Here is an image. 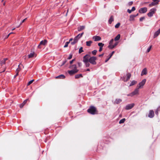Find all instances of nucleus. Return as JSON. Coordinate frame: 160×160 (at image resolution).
<instances>
[{
  "label": "nucleus",
  "mask_w": 160,
  "mask_h": 160,
  "mask_svg": "<svg viewBox=\"0 0 160 160\" xmlns=\"http://www.w3.org/2000/svg\"><path fill=\"white\" fill-rule=\"evenodd\" d=\"M87 112L89 113L92 115L98 113L96 108L93 106H90L89 108L88 109Z\"/></svg>",
  "instance_id": "f257e3e1"
},
{
  "label": "nucleus",
  "mask_w": 160,
  "mask_h": 160,
  "mask_svg": "<svg viewBox=\"0 0 160 160\" xmlns=\"http://www.w3.org/2000/svg\"><path fill=\"white\" fill-rule=\"evenodd\" d=\"M97 60V57L93 56L90 58L89 62L92 65H96L97 64V62L96 61Z\"/></svg>",
  "instance_id": "f03ea898"
},
{
  "label": "nucleus",
  "mask_w": 160,
  "mask_h": 160,
  "mask_svg": "<svg viewBox=\"0 0 160 160\" xmlns=\"http://www.w3.org/2000/svg\"><path fill=\"white\" fill-rule=\"evenodd\" d=\"M139 88L137 87V88L134 90V91L132 92V93H129L127 95L128 96L132 97L134 95H136L138 94Z\"/></svg>",
  "instance_id": "7ed1b4c3"
},
{
  "label": "nucleus",
  "mask_w": 160,
  "mask_h": 160,
  "mask_svg": "<svg viewBox=\"0 0 160 160\" xmlns=\"http://www.w3.org/2000/svg\"><path fill=\"white\" fill-rule=\"evenodd\" d=\"M156 10V8H152L151 9L150 12L148 13V15L149 17H152L153 15L155 13V11Z\"/></svg>",
  "instance_id": "20e7f679"
},
{
  "label": "nucleus",
  "mask_w": 160,
  "mask_h": 160,
  "mask_svg": "<svg viewBox=\"0 0 160 160\" xmlns=\"http://www.w3.org/2000/svg\"><path fill=\"white\" fill-rule=\"evenodd\" d=\"M146 79H143L142 82L139 83L137 85V87L138 88H142V87L145 83V82H146Z\"/></svg>",
  "instance_id": "39448f33"
},
{
  "label": "nucleus",
  "mask_w": 160,
  "mask_h": 160,
  "mask_svg": "<svg viewBox=\"0 0 160 160\" xmlns=\"http://www.w3.org/2000/svg\"><path fill=\"white\" fill-rule=\"evenodd\" d=\"M48 42L46 40H44L40 42L39 45L38 46V48H41V45H45Z\"/></svg>",
  "instance_id": "423d86ee"
},
{
  "label": "nucleus",
  "mask_w": 160,
  "mask_h": 160,
  "mask_svg": "<svg viewBox=\"0 0 160 160\" xmlns=\"http://www.w3.org/2000/svg\"><path fill=\"white\" fill-rule=\"evenodd\" d=\"M90 56L88 54H87L83 57V62H89V58Z\"/></svg>",
  "instance_id": "0eeeda50"
},
{
  "label": "nucleus",
  "mask_w": 160,
  "mask_h": 160,
  "mask_svg": "<svg viewBox=\"0 0 160 160\" xmlns=\"http://www.w3.org/2000/svg\"><path fill=\"white\" fill-rule=\"evenodd\" d=\"M147 8L146 7H144L141 8L139 10V12L141 13H145L147 12Z\"/></svg>",
  "instance_id": "6e6552de"
},
{
  "label": "nucleus",
  "mask_w": 160,
  "mask_h": 160,
  "mask_svg": "<svg viewBox=\"0 0 160 160\" xmlns=\"http://www.w3.org/2000/svg\"><path fill=\"white\" fill-rule=\"evenodd\" d=\"M78 70H71L68 71V72L70 75H72L78 72Z\"/></svg>",
  "instance_id": "1a4fd4ad"
},
{
  "label": "nucleus",
  "mask_w": 160,
  "mask_h": 160,
  "mask_svg": "<svg viewBox=\"0 0 160 160\" xmlns=\"http://www.w3.org/2000/svg\"><path fill=\"white\" fill-rule=\"evenodd\" d=\"M134 106V103H132L127 105L125 107L126 110H129L132 109Z\"/></svg>",
  "instance_id": "9d476101"
},
{
  "label": "nucleus",
  "mask_w": 160,
  "mask_h": 160,
  "mask_svg": "<svg viewBox=\"0 0 160 160\" xmlns=\"http://www.w3.org/2000/svg\"><path fill=\"white\" fill-rule=\"evenodd\" d=\"M92 39L94 40L95 41H99L101 40V38L99 36H95L92 37Z\"/></svg>",
  "instance_id": "9b49d317"
},
{
  "label": "nucleus",
  "mask_w": 160,
  "mask_h": 160,
  "mask_svg": "<svg viewBox=\"0 0 160 160\" xmlns=\"http://www.w3.org/2000/svg\"><path fill=\"white\" fill-rule=\"evenodd\" d=\"M154 114L153 110H150L149 111V113L148 115V117L150 118H152L154 116Z\"/></svg>",
  "instance_id": "f8f14e48"
},
{
  "label": "nucleus",
  "mask_w": 160,
  "mask_h": 160,
  "mask_svg": "<svg viewBox=\"0 0 160 160\" xmlns=\"http://www.w3.org/2000/svg\"><path fill=\"white\" fill-rule=\"evenodd\" d=\"M127 78L126 79L125 78H124L123 80L124 82H127L128 81L131 77V73H128L127 74Z\"/></svg>",
  "instance_id": "ddd939ff"
},
{
  "label": "nucleus",
  "mask_w": 160,
  "mask_h": 160,
  "mask_svg": "<svg viewBox=\"0 0 160 160\" xmlns=\"http://www.w3.org/2000/svg\"><path fill=\"white\" fill-rule=\"evenodd\" d=\"M160 34V28L156 32L154 35L153 38H155L157 37Z\"/></svg>",
  "instance_id": "4468645a"
},
{
  "label": "nucleus",
  "mask_w": 160,
  "mask_h": 160,
  "mask_svg": "<svg viewBox=\"0 0 160 160\" xmlns=\"http://www.w3.org/2000/svg\"><path fill=\"white\" fill-rule=\"evenodd\" d=\"M36 55L34 52L30 53V54L28 55L29 58H32L34 57H36Z\"/></svg>",
  "instance_id": "2eb2a0df"
},
{
  "label": "nucleus",
  "mask_w": 160,
  "mask_h": 160,
  "mask_svg": "<svg viewBox=\"0 0 160 160\" xmlns=\"http://www.w3.org/2000/svg\"><path fill=\"white\" fill-rule=\"evenodd\" d=\"M69 68L73 70H78L77 69V65L76 64L70 65L69 66Z\"/></svg>",
  "instance_id": "dca6fc26"
},
{
  "label": "nucleus",
  "mask_w": 160,
  "mask_h": 160,
  "mask_svg": "<svg viewBox=\"0 0 160 160\" xmlns=\"http://www.w3.org/2000/svg\"><path fill=\"white\" fill-rule=\"evenodd\" d=\"M28 99H26L20 105V108H22L23 106L25 105V104L26 103V102H27L28 101Z\"/></svg>",
  "instance_id": "f3484780"
},
{
  "label": "nucleus",
  "mask_w": 160,
  "mask_h": 160,
  "mask_svg": "<svg viewBox=\"0 0 160 160\" xmlns=\"http://www.w3.org/2000/svg\"><path fill=\"white\" fill-rule=\"evenodd\" d=\"M147 73V70L146 68H144L142 71L141 75L142 76L143 75H146Z\"/></svg>",
  "instance_id": "a211bd4d"
},
{
  "label": "nucleus",
  "mask_w": 160,
  "mask_h": 160,
  "mask_svg": "<svg viewBox=\"0 0 160 160\" xmlns=\"http://www.w3.org/2000/svg\"><path fill=\"white\" fill-rule=\"evenodd\" d=\"M85 28V26H80L78 28V31L79 32L81 31Z\"/></svg>",
  "instance_id": "6ab92c4d"
},
{
  "label": "nucleus",
  "mask_w": 160,
  "mask_h": 160,
  "mask_svg": "<svg viewBox=\"0 0 160 160\" xmlns=\"http://www.w3.org/2000/svg\"><path fill=\"white\" fill-rule=\"evenodd\" d=\"M118 42H116L113 45H109L108 46V48L111 49H112L114 48L115 47H116L117 44H118Z\"/></svg>",
  "instance_id": "aec40b11"
},
{
  "label": "nucleus",
  "mask_w": 160,
  "mask_h": 160,
  "mask_svg": "<svg viewBox=\"0 0 160 160\" xmlns=\"http://www.w3.org/2000/svg\"><path fill=\"white\" fill-rule=\"evenodd\" d=\"M158 4V2H155L153 1V2H152L151 3H150L149 4V6L150 7H151L153 6H154L156 5H157Z\"/></svg>",
  "instance_id": "412c9836"
},
{
  "label": "nucleus",
  "mask_w": 160,
  "mask_h": 160,
  "mask_svg": "<svg viewBox=\"0 0 160 160\" xmlns=\"http://www.w3.org/2000/svg\"><path fill=\"white\" fill-rule=\"evenodd\" d=\"M122 101V100L120 99H117L114 102L115 104H118Z\"/></svg>",
  "instance_id": "4be33fe9"
},
{
  "label": "nucleus",
  "mask_w": 160,
  "mask_h": 160,
  "mask_svg": "<svg viewBox=\"0 0 160 160\" xmlns=\"http://www.w3.org/2000/svg\"><path fill=\"white\" fill-rule=\"evenodd\" d=\"M56 78H60V79H63L65 78V76L64 75L62 74H61L58 76L56 77H55Z\"/></svg>",
  "instance_id": "5701e85b"
},
{
  "label": "nucleus",
  "mask_w": 160,
  "mask_h": 160,
  "mask_svg": "<svg viewBox=\"0 0 160 160\" xmlns=\"http://www.w3.org/2000/svg\"><path fill=\"white\" fill-rule=\"evenodd\" d=\"M114 20L113 16H112L110 17L109 21L108 22L109 24H111L112 21H113Z\"/></svg>",
  "instance_id": "b1692460"
},
{
  "label": "nucleus",
  "mask_w": 160,
  "mask_h": 160,
  "mask_svg": "<svg viewBox=\"0 0 160 160\" xmlns=\"http://www.w3.org/2000/svg\"><path fill=\"white\" fill-rule=\"evenodd\" d=\"M135 16L134 15H131L130 16L129 20L130 21H134Z\"/></svg>",
  "instance_id": "393cba45"
},
{
  "label": "nucleus",
  "mask_w": 160,
  "mask_h": 160,
  "mask_svg": "<svg viewBox=\"0 0 160 160\" xmlns=\"http://www.w3.org/2000/svg\"><path fill=\"white\" fill-rule=\"evenodd\" d=\"M92 43V41H87L86 42V45L88 46H90L91 45V44Z\"/></svg>",
  "instance_id": "a878e982"
},
{
  "label": "nucleus",
  "mask_w": 160,
  "mask_h": 160,
  "mask_svg": "<svg viewBox=\"0 0 160 160\" xmlns=\"http://www.w3.org/2000/svg\"><path fill=\"white\" fill-rule=\"evenodd\" d=\"M120 38V34H118L114 38V40L115 41H117Z\"/></svg>",
  "instance_id": "bb28decb"
},
{
  "label": "nucleus",
  "mask_w": 160,
  "mask_h": 160,
  "mask_svg": "<svg viewBox=\"0 0 160 160\" xmlns=\"http://www.w3.org/2000/svg\"><path fill=\"white\" fill-rule=\"evenodd\" d=\"M137 83V82L136 81H135V80L132 81V82L129 85V86H133L135 84H136Z\"/></svg>",
  "instance_id": "cd10ccee"
},
{
  "label": "nucleus",
  "mask_w": 160,
  "mask_h": 160,
  "mask_svg": "<svg viewBox=\"0 0 160 160\" xmlns=\"http://www.w3.org/2000/svg\"><path fill=\"white\" fill-rule=\"evenodd\" d=\"M82 74H77L75 76V78L78 79L80 77H82Z\"/></svg>",
  "instance_id": "c85d7f7f"
},
{
  "label": "nucleus",
  "mask_w": 160,
  "mask_h": 160,
  "mask_svg": "<svg viewBox=\"0 0 160 160\" xmlns=\"http://www.w3.org/2000/svg\"><path fill=\"white\" fill-rule=\"evenodd\" d=\"M84 34V32H82L81 33L78 34L77 36V37H78L79 39Z\"/></svg>",
  "instance_id": "c756f323"
},
{
  "label": "nucleus",
  "mask_w": 160,
  "mask_h": 160,
  "mask_svg": "<svg viewBox=\"0 0 160 160\" xmlns=\"http://www.w3.org/2000/svg\"><path fill=\"white\" fill-rule=\"evenodd\" d=\"M125 120L126 119L124 118L120 120L119 121V123L121 124L125 122Z\"/></svg>",
  "instance_id": "7c9ffc66"
},
{
  "label": "nucleus",
  "mask_w": 160,
  "mask_h": 160,
  "mask_svg": "<svg viewBox=\"0 0 160 160\" xmlns=\"http://www.w3.org/2000/svg\"><path fill=\"white\" fill-rule=\"evenodd\" d=\"M21 65H22V64H19V65H18V68L17 69V70H16V73H18L19 72L20 70V66Z\"/></svg>",
  "instance_id": "2f4dec72"
},
{
  "label": "nucleus",
  "mask_w": 160,
  "mask_h": 160,
  "mask_svg": "<svg viewBox=\"0 0 160 160\" xmlns=\"http://www.w3.org/2000/svg\"><path fill=\"white\" fill-rule=\"evenodd\" d=\"M85 64L86 67H89L90 65V64L89 63V62H84Z\"/></svg>",
  "instance_id": "473e14b6"
},
{
  "label": "nucleus",
  "mask_w": 160,
  "mask_h": 160,
  "mask_svg": "<svg viewBox=\"0 0 160 160\" xmlns=\"http://www.w3.org/2000/svg\"><path fill=\"white\" fill-rule=\"evenodd\" d=\"M83 48L82 47H81L79 49L78 53H81L82 52H83Z\"/></svg>",
  "instance_id": "72a5a7b5"
},
{
  "label": "nucleus",
  "mask_w": 160,
  "mask_h": 160,
  "mask_svg": "<svg viewBox=\"0 0 160 160\" xmlns=\"http://www.w3.org/2000/svg\"><path fill=\"white\" fill-rule=\"evenodd\" d=\"M34 81V79H32V80L28 82V83L27 85V86H29L31 84H32L33 82Z\"/></svg>",
  "instance_id": "f704fd0d"
},
{
  "label": "nucleus",
  "mask_w": 160,
  "mask_h": 160,
  "mask_svg": "<svg viewBox=\"0 0 160 160\" xmlns=\"http://www.w3.org/2000/svg\"><path fill=\"white\" fill-rule=\"evenodd\" d=\"M98 45L100 47H103L104 45V44L102 42H99L98 43Z\"/></svg>",
  "instance_id": "c9c22d12"
},
{
  "label": "nucleus",
  "mask_w": 160,
  "mask_h": 160,
  "mask_svg": "<svg viewBox=\"0 0 160 160\" xmlns=\"http://www.w3.org/2000/svg\"><path fill=\"white\" fill-rule=\"evenodd\" d=\"M97 52V50H94L92 52V53L93 55H96Z\"/></svg>",
  "instance_id": "e433bc0d"
},
{
  "label": "nucleus",
  "mask_w": 160,
  "mask_h": 160,
  "mask_svg": "<svg viewBox=\"0 0 160 160\" xmlns=\"http://www.w3.org/2000/svg\"><path fill=\"white\" fill-rule=\"evenodd\" d=\"M69 43V42H67L65 43V45L64 46V47L65 48H67L68 46V44Z\"/></svg>",
  "instance_id": "4c0bfd02"
},
{
  "label": "nucleus",
  "mask_w": 160,
  "mask_h": 160,
  "mask_svg": "<svg viewBox=\"0 0 160 160\" xmlns=\"http://www.w3.org/2000/svg\"><path fill=\"white\" fill-rule=\"evenodd\" d=\"M120 23L119 22H118L115 25V27L116 28H118L120 26Z\"/></svg>",
  "instance_id": "58836bf2"
},
{
  "label": "nucleus",
  "mask_w": 160,
  "mask_h": 160,
  "mask_svg": "<svg viewBox=\"0 0 160 160\" xmlns=\"http://www.w3.org/2000/svg\"><path fill=\"white\" fill-rule=\"evenodd\" d=\"M113 40H113V39H112L110 40V41L109 43V45H112V44L113 42Z\"/></svg>",
  "instance_id": "ea45409f"
},
{
  "label": "nucleus",
  "mask_w": 160,
  "mask_h": 160,
  "mask_svg": "<svg viewBox=\"0 0 160 160\" xmlns=\"http://www.w3.org/2000/svg\"><path fill=\"white\" fill-rule=\"evenodd\" d=\"M5 60H2V61L1 62V64L2 65L5 64Z\"/></svg>",
  "instance_id": "a19ab883"
},
{
  "label": "nucleus",
  "mask_w": 160,
  "mask_h": 160,
  "mask_svg": "<svg viewBox=\"0 0 160 160\" xmlns=\"http://www.w3.org/2000/svg\"><path fill=\"white\" fill-rule=\"evenodd\" d=\"M152 46L151 45L147 49V52H149V51H150L151 48H152Z\"/></svg>",
  "instance_id": "79ce46f5"
},
{
  "label": "nucleus",
  "mask_w": 160,
  "mask_h": 160,
  "mask_svg": "<svg viewBox=\"0 0 160 160\" xmlns=\"http://www.w3.org/2000/svg\"><path fill=\"white\" fill-rule=\"evenodd\" d=\"M77 42V41H76V40L74 41V39H73V41L71 42V43L72 45H73L75 44V43H76Z\"/></svg>",
  "instance_id": "37998d69"
},
{
  "label": "nucleus",
  "mask_w": 160,
  "mask_h": 160,
  "mask_svg": "<svg viewBox=\"0 0 160 160\" xmlns=\"http://www.w3.org/2000/svg\"><path fill=\"white\" fill-rule=\"evenodd\" d=\"M114 51H113L112 52V53H110V54H109V58H111V57H112V55H113V54L114 53Z\"/></svg>",
  "instance_id": "c03bdc74"
},
{
  "label": "nucleus",
  "mask_w": 160,
  "mask_h": 160,
  "mask_svg": "<svg viewBox=\"0 0 160 160\" xmlns=\"http://www.w3.org/2000/svg\"><path fill=\"white\" fill-rule=\"evenodd\" d=\"M145 19V17H142L140 18L139 20L141 22L144 19Z\"/></svg>",
  "instance_id": "a18cd8bd"
},
{
  "label": "nucleus",
  "mask_w": 160,
  "mask_h": 160,
  "mask_svg": "<svg viewBox=\"0 0 160 160\" xmlns=\"http://www.w3.org/2000/svg\"><path fill=\"white\" fill-rule=\"evenodd\" d=\"M79 38L78 37H77V36H76L74 38V41H77V42H78V40H79Z\"/></svg>",
  "instance_id": "49530a36"
},
{
  "label": "nucleus",
  "mask_w": 160,
  "mask_h": 160,
  "mask_svg": "<svg viewBox=\"0 0 160 160\" xmlns=\"http://www.w3.org/2000/svg\"><path fill=\"white\" fill-rule=\"evenodd\" d=\"M133 3L132 1L128 3V5L129 6H131Z\"/></svg>",
  "instance_id": "de8ad7c7"
},
{
  "label": "nucleus",
  "mask_w": 160,
  "mask_h": 160,
  "mask_svg": "<svg viewBox=\"0 0 160 160\" xmlns=\"http://www.w3.org/2000/svg\"><path fill=\"white\" fill-rule=\"evenodd\" d=\"M72 55L70 54L69 55V56L68 57V59H71L72 58Z\"/></svg>",
  "instance_id": "09e8293b"
},
{
  "label": "nucleus",
  "mask_w": 160,
  "mask_h": 160,
  "mask_svg": "<svg viewBox=\"0 0 160 160\" xmlns=\"http://www.w3.org/2000/svg\"><path fill=\"white\" fill-rule=\"evenodd\" d=\"M135 7H133L132 8L131 11H134L135 10Z\"/></svg>",
  "instance_id": "8fccbe9b"
},
{
  "label": "nucleus",
  "mask_w": 160,
  "mask_h": 160,
  "mask_svg": "<svg viewBox=\"0 0 160 160\" xmlns=\"http://www.w3.org/2000/svg\"><path fill=\"white\" fill-rule=\"evenodd\" d=\"M127 12L129 13H131L132 12V11H131V10H130L129 9H128L127 10Z\"/></svg>",
  "instance_id": "3c124183"
},
{
  "label": "nucleus",
  "mask_w": 160,
  "mask_h": 160,
  "mask_svg": "<svg viewBox=\"0 0 160 160\" xmlns=\"http://www.w3.org/2000/svg\"><path fill=\"white\" fill-rule=\"evenodd\" d=\"M75 59H73L70 62V64H72L73 62L75 61Z\"/></svg>",
  "instance_id": "603ef678"
},
{
  "label": "nucleus",
  "mask_w": 160,
  "mask_h": 160,
  "mask_svg": "<svg viewBox=\"0 0 160 160\" xmlns=\"http://www.w3.org/2000/svg\"><path fill=\"white\" fill-rule=\"evenodd\" d=\"M67 62V60H65L64 61H63V63L62 65V66L64 65L65 63L66 62Z\"/></svg>",
  "instance_id": "864d4df0"
},
{
  "label": "nucleus",
  "mask_w": 160,
  "mask_h": 160,
  "mask_svg": "<svg viewBox=\"0 0 160 160\" xmlns=\"http://www.w3.org/2000/svg\"><path fill=\"white\" fill-rule=\"evenodd\" d=\"M102 47H100L99 49V52H101L102 50Z\"/></svg>",
  "instance_id": "5fc2aeb1"
},
{
  "label": "nucleus",
  "mask_w": 160,
  "mask_h": 160,
  "mask_svg": "<svg viewBox=\"0 0 160 160\" xmlns=\"http://www.w3.org/2000/svg\"><path fill=\"white\" fill-rule=\"evenodd\" d=\"M78 64L79 67H81L82 64V63L81 62H78Z\"/></svg>",
  "instance_id": "6e6d98bb"
},
{
  "label": "nucleus",
  "mask_w": 160,
  "mask_h": 160,
  "mask_svg": "<svg viewBox=\"0 0 160 160\" xmlns=\"http://www.w3.org/2000/svg\"><path fill=\"white\" fill-rule=\"evenodd\" d=\"M152 0L153 1L155 2H158L159 1V0Z\"/></svg>",
  "instance_id": "4d7b16f0"
},
{
  "label": "nucleus",
  "mask_w": 160,
  "mask_h": 160,
  "mask_svg": "<svg viewBox=\"0 0 160 160\" xmlns=\"http://www.w3.org/2000/svg\"><path fill=\"white\" fill-rule=\"evenodd\" d=\"M104 53H102V54H100L99 55V57H102L104 55Z\"/></svg>",
  "instance_id": "13d9d810"
},
{
  "label": "nucleus",
  "mask_w": 160,
  "mask_h": 160,
  "mask_svg": "<svg viewBox=\"0 0 160 160\" xmlns=\"http://www.w3.org/2000/svg\"><path fill=\"white\" fill-rule=\"evenodd\" d=\"M110 58H109V57L108 58L105 60V62H107Z\"/></svg>",
  "instance_id": "bf43d9fd"
},
{
  "label": "nucleus",
  "mask_w": 160,
  "mask_h": 160,
  "mask_svg": "<svg viewBox=\"0 0 160 160\" xmlns=\"http://www.w3.org/2000/svg\"><path fill=\"white\" fill-rule=\"evenodd\" d=\"M18 73H16V74L14 76V78H15L18 75Z\"/></svg>",
  "instance_id": "052dcab7"
},
{
  "label": "nucleus",
  "mask_w": 160,
  "mask_h": 160,
  "mask_svg": "<svg viewBox=\"0 0 160 160\" xmlns=\"http://www.w3.org/2000/svg\"><path fill=\"white\" fill-rule=\"evenodd\" d=\"M27 18H25V19H23L22 22V23H23L25 22V21L27 19Z\"/></svg>",
  "instance_id": "680f3d73"
},
{
  "label": "nucleus",
  "mask_w": 160,
  "mask_h": 160,
  "mask_svg": "<svg viewBox=\"0 0 160 160\" xmlns=\"http://www.w3.org/2000/svg\"><path fill=\"white\" fill-rule=\"evenodd\" d=\"M73 39L72 38H71L69 39V41L68 42H69L70 43L71 41Z\"/></svg>",
  "instance_id": "e2e57ef3"
},
{
  "label": "nucleus",
  "mask_w": 160,
  "mask_h": 160,
  "mask_svg": "<svg viewBox=\"0 0 160 160\" xmlns=\"http://www.w3.org/2000/svg\"><path fill=\"white\" fill-rule=\"evenodd\" d=\"M12 33H13L12 32H11L10 33H9L8 35V36H7V38L10 35V34H11Z\"/></svg>",
  "instance_id": "0e129e2a"
},
{
  "label": "nucleus",
  "mask_w": 160,
  "mask_h": 160,
  "mask_svg": "<svg viewBox=\"0 0 160 160\" xmlns=\"http://www.w3.org/2000/svg\"><path fill=\"white\" fill-rule=\"evenodd\" d=\"M86 71H90V70L88 68V69H87V70H86Z\"/></svg>",
  "instance_id": "69168bd1"
},
{
  "label": "nucleus",
  "mask_w": 160,
  "mask_h": 160,
  "mask_svg": "<svg viewBox=\"0 0 160 160\" xmlns=\"http://www.w3.org/2000/svg\"><path fill=\"white\" fill-rule=\"evenodd\" d=\"M138 15V13H137L136 15H134V16H135V17L137 16Z\"/></svg>",
  "instance_id": "338daca9"
},
{
  "label": "nucleus",
  "mask_w": 160,
  "mask_h": 160,
  "mask_svg": "<svg viewBox=\"0 0 160 160\" xmlns=\"http://www.w3.org/2000/svg\"><path fill=\"white\" fill-rule=\"evenodd\" d=\"M68 9L67 10V12L66 14V16H67V14H68Z\"/></svg>",
  "instance_id": "774afa93"
}]
</instances>
